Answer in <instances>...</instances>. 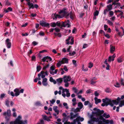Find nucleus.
Masks as SVG:
<instances>
[{
	"label": "nucleus",
	"mask_w": 124,
	"mask_h": 124,
	"mask_svg": "<svg viewBox=\"0 0 124 124\" xmlns=\"http://www.w3.org/2000/svg\"><path fill=\"white\" fill-rule=\"evenodd\" d=\"M62 78H59L57 79H56V81L58 84L61 83L62 82Z\"/></svg>",
	"instance_id": "nucleus-36"
},
{
	"label": "nucleus",
	"mask_w": 124,
	"mask_h": 124,
	"mask_svg": "<svg viewBox=\"0 0 124 124\" xmlns=\"http://www.w3.org/2000/svg\"><path fill=\"white\" fill-rule=\"evenodd\" d=\"M110 52L112 53L115 51V47L111 45H110Z\"/></svg>",
	"instance_id": "nucleus-20"
},
{
	"label": "nucleus",
	"mask_w": 124,
	"mask_h": 124,
	"mask_svg": "<svg viewBox=\"0 0 124 124\" xmlns=\"http://www.w3.org/2000/svg\"><path fill=\"white\" fill-rule=\"evenodd\" d=\"M38 44V43L35 41H34L32 43V44H33L34 46H35L37 45Z\"/></svg>",
	"instance_id": "nucleus-62"
},
{
	"label": "nucleus",
	"mask_w": 124,
	"mask_h": 124,
	"mask_svg": "<svg viewBox=\"0 0 124 124\" xmlns=\"http://www.w3.org/2000/svg\"><path fill=\"white\" fill-rule=\"evenodd\" d=\"M36 16V14H33L32 13H31L30 14V16L31 18L33 17Z\"/></svg>",
	"instance_id": "nucleus-43"
},
{
	"label": "nucleus",
	"mask_w": 124,
	"mask_h": 124,
	"mask_svg": "<svg viewBox=\"0 0 124 124\" xmlns=\"http://www.w3.org/2000/svg\"><path fill=\"white\" fill-rule=\"evenodd\" d=\"M104 35L108 39L110 37V36H109V35L108 34H105V33Z\"/></svg>",
	"instance_id": "nucleus-59"
},
{
	"label": "nucleus",
	"mask_w": 124,
	"mask_h": 124,
	"mask_svg": "<svg viewBox=\"0 0 124 124\" xmlns=\"http://www.w3.org/2000/svg\"><path fill=\"white\" fill-rule=\"evenodd\" d=\"M63 81L64 82L70 81L71 79V77L69 76H64L63 77Z\"/></svg>",
	"instance_id": "nucleus-12"
},
{
	"label": "nucleus",
	"mask_w": 124,
	"mask_h": 124,
	"mask_svg": "<svg viewBox=\"0 0 124 124\" xmlns=\"http://www.w3.org/2000/svg\"><path fill=\"white\" fill-rule=\"evenodd\" d=\"M71 41L70 42V44L71 45H72L74 43V40L73 38H71Z\"/></svg>",
	"instance_id": "nucleus-61"
},
{
	"label": "nucleus",
	"mask_w": 124,
	"mask_h": 124,
	"mask_svg": "<svg viewBox=\"0 0 124 124\" xmlns=\"http://www.w3.org/2000/svg\"><path fill=\"white\" fill-rule=\"evenodd\" d=\"M50 26L53 27H55L56 26V24L55 23H52L50 24Z\"/></svg>",
	"instance_id": "nucleus-35"
},
{
	"label": "nucleus",
	"mask_w": 124,
	"mask_h": 124,
	"mask_svg": "<svg viewBox=\"0 0 124 124\" xmlns=\"http://www.w3.org/2000/svg\"><path fill=\"white\" fill-rule=\"evenodd\" d=\"M108 11L109 10H108L107 8L105 9L104 11V14L105 15H106L107 13L108 12Z\"/></svg>",
	"instance_id": "nucleus-54"
},
{
	"label": "nucleus",
	"mask_w": 124,
	"mask_h": 124,
	"mask_svg": "<svg viewBox=\"0 0 124 124\" xmlns=\"http://www.w3.org/2000/svg\"><path fill=\"white\" fill-rule=\"evenodd\" d=\"M76 54V52L75 51H73L72 52H70L69 54L70 56H73Z\"/></svg>",
	"instance_id": "nucleus-48"
},
{
	"label": "nucleus",
	"mask_w": 124,
	"mask_h": 124,
	"mask_svg": "<svg viewBox=\"0 0 124 124\" xmlns=\"http://www.w3.org/2000/svg\"><path fill=\"white\" fill-rule=\"evenodd\" d=\"M58 107L56 106H55L53 107V109L54 111L57 113V115L59 113V111L58 110Z\"/></svg>",
	"instance_id": "nucleus-21"
},
{
	"label": "nucleus",
	"mask_w": 124,
	"mask_h": 124,
	"mask_svg": "<svg viewBox=\"0 0 124 124\" xmlns=\"http://www.w3.org/2000/svg\"><path fill=\"white\" fill-rule=\"evenodd\" d=\"M8 94H10L13 97L15 96V94H14L13 92L12 91L11 92L10 91H9L8 92Z\"/></svg>",
	"instance_id": "nucleus-33"
},
{
	"label": "nucleus",
	"mask_w": 124,
	"mask_h": 124,
	"mask_svg": "<svg viewBox=\"0 0 124 124\" xmlns=\"http://www.w3.org/2000/svg\"><path fill=\"white\" fill-rule=\"evenodd\" d=\"M99 13V11H98L96 10L94 13V16H97L98 15Z\"/></svg>",
	"instance_id": "nucleus-45"
},
{
	"label": "nucleus",
	"mask_w": 124,
	"mask_h": 124,
	"mask_svg": "<svg viewBox=\"0 0 124 124\" xmlns=\"http://www.w3.org/2000/svg\"><path fill=\"white\" fill-rule=\"evenodd\" d=\"M109 15L110 16H112L114 15V13L112 11H110L109 12Z\"/></svg>",
	"instance_id": "nucleus-56"
},
{
	"label": "nucleus",
	"mask_w": 124,
	"mask_h": 124,
	"mask_svg": "<svg viewBox=\"0 0 124 124\" xmlns=\"http://www.w3.org/2000/svg\"><path fill=\"white\" fill-rule=\"evenodd\" d=\"M12 9L10 7H8L7 9H5L4 11L6 12L7 13L8 12H9V11H12Z\"/></svg>",
	"instance_id": "nucleus-29"
},
{
	"label": "nucleus",
	"mask_w": 124,
	"mask_h": 124,
	"mask_svg": "<svg viewBox=\"0 0 124 124\" xmlns=\"http://www.w3.org/2000/svg\"><path fill=\"white\" fill-rule=\"evenodd\" d=\"M54 30L57 32H59L60 31V29L57 27H56L54 28Z\"/></svg>",
	"instance_id": "nucleus-51"
},
{
	"label": "nucleus",
	"mask_w": 124,
	"mask_h": 124,
	"mask_svg": "<svg viewBox=\"0 0 124 124\" xmlns=\"http://www.w3.org/2000/svg\"><path fill=\"white\" fill-rule=\"evenodd\" d=\"M124 106V100H123L121 101V103L119 104V107H121L123 106Z\"/></svg>",
	"instance_id": "nucleus-41"
},
{
	"label": "nucleus",
	"mask_w": 124,
	"mask_h": 124,
	"mask_svg": "<svg viewBox=\"0 0 124 124\" xmlns=\"http://www.w3.org/2000/svg\"><path fill=\"white\" fill-rule=\"evenodd\" d=\"M93 66V64L91 62H90L89 64L88 67L90 68H91Z\"/></svg>",
	"instance_id": "nucleus-40"
},
{
	"label": "nucleus",
	"mask_w": 124,
	"mask_h": 124,
	"mask_svg": "<svg viewBox=\"0 0 124 124\" xmlns=\"http://www.w3.org/2000/svg\"><path fill=\"white\" fill-rule=\"evenodd\" d=\"M63 69L64 70L66 71H68V69L66 66H64V67Z\"/></svg>",
	"instance_id": "nucleus-57"
},
{
	"label": "nucleus",
	"mask_w": 124,
	"mask_h": 124,
	"mask_svg": "<svg viewBox=\"0 0 124 124\" xmlns=\"http://www.w3.org/2000/svg\"><path fill=\"white\" fill-rule=\"evenodd\" d=\"M39 34L41 36H44V33L43 32H40L39 33Z\"/></svg>",
	"instance_id": "nucleus-64"
},
{
	"label": "nucleus",
	"mask_w": 124,
	"mask_h": 124,
	"mask_svg": "<svg viewBox=\"0 0 124 124\" xmlns=\"http://www.w3.org/2000/svg\"><path fill=\"white\" fill-rule=\"evenodd\" d=\"M22 116L19 115L14 121L10 122L9 124H27V120L23 121L22 120Z\"/></svg>",
	"instance_id": "nucleus-4"
},
{
	"label": "nucleus",
	"mask_w": 124,
	"mask_h": 124,
	"mask_svg": "<svg viewBox=\"0 0 124 124\" xmlns=\"http://www.w3.org/2000/svg\"><path fill=\"white\" fill-rule=\"evenodd\" d=\"M5 96V94L4 93H2L1 94L0 96V98L1 99H2L4 98Z\"/></svg>",
	"instance_id": "nucleus-60"
},
{
	"label": "nucleus",
	"mask_w": 124,
	"mask_h": 124,
	"mask_svg": "<svg viewBox=\"0 0 124 124\" xmlns=\"http://www.w3.org/2000/svg\"><path fill=\"white\" fill-rule=\"evenodd\" d=\"M65 84H64L65 86L66 87H68L69 85V83L68 82H64Z\"/></svg>",
	"instance_id": "nucleus-53"
},
{
	"label": "nucleus",
	"mask_w": 124,
	"mask_h": 124,
	"mask_svg": "<svg viewBox=\"0 0 124 124\" xmlns=\"http://www.w3.org/2000/svg\"><path fill=\"white\" fill-rule=\"evenodd\" d=\"M84 64H83L82 65V70L84 71H86L88 70V69L87 68H86L85 69L84 68Z\"/></svg>",
	"instance_id": "nucleus-31"
},
{
	"label": "nucleus",
	"mask_w": 124,
	"mask_h": 124,
	"mask_svg": "<svg viewBox=\"0 0 124 124\" xmlns=\"http://www.w3.org/2000/svg\"><path fill=\"white\" fill-rule=\"evenodd\" d=\"M73 90L74 91V93H78V90L75 88L73 87Z\"/></svg>",
	"instance_id": "nucleus-47"
},
{
	"label": "nucleus",
	"mask_w": 124,
	"mask_h": 124,
	"mask_svg": "<svg viewBox=\"0 0 124 124\" xmlns=\"http://www.w3.org/2000/svg\"><path fill=\"white\" fill-rule=\"evenodd\" d=\"M102 122H104L106 124H113V123L112 120H106L101 116H100L99 118L96 119L94 121H89L88 123L90 124H101Z\"/></svg>",
	"instance_id": "nucleus-2"
},
{
	"label": "nucleus",
	"mask_w": 124,
	"mask_h": 124,
	"mask_svg": "<svg viewBox=\"0 0 124 124\" xmlns=\"http://www.w3.org/2000/svg\"><path fill=\"white\" fill-rule=\"evenodd\" d=\"M42 116L43 119L48 122L50 121V120L49 118V117L46 116L44 115H42Z\"/></svg>",
	"instance_id": "nucleus-18"
},
{
	"label": "nucleus",
	"mask_w": 124,
	"mask_h": 124,
	"mask_svg": "<svg viewBox=\"0 0 124 124\" xmlns=\"http://www.w3.org/2000/svg\"><path fill=\"white\" fill-rule=\"evenodd\" d=\"M3 115L4 116L7 115L8 116H10L11 115V110L10 109H8L6 112H5L3 114Z\"/></svg>",
	"instance_id": "nucleus-15"
},
{
	"label": "nucleus",
	"mask_w": 124,
	"mask_h": 124,
	"mask_svg": "<svg viewBox=\"0 0 124 124\" xmlns=\"http://www.w3.org/2000/svg\"><path fill=\"white\" fill-rule=\"evenodd\" d=\"M72 62L73 64L75 66H77L76 61L75 60H72Z\"/></svg>",
	"instance_id": "nucleus-52"
},
{
	"label": "nucleus",
	"mask_w": 124,
	"mask_h": 124,
	"mask_svg": "<svg viewBox=\"0 0 124 124\" xmlns=\"http://www.w3.org/2000/svg\"><path fill=\"white\" fill-rule=\"evenodd\" d=\"M94 100L95 101V103L96 104H97L98 103L101 102V100L100 99H98L96 97L94 98Z\"/></svg>",
	"instance_id": "nucleus-22"
},
{
	"label": "nucleus",
	"mask_w": 124,
	"mask_h": 124,
	"mask_svg": "<svg viewBox=\"0 0 124 124\" xmlns=\"http://www.w3.org/2000/svg\"><path fill=\"white\" fill-rule=\"evenodd\" d=\"M24 90L22 89L20 90L18 88H16L14 90V92L15 93V96L17 97L19 95L20 93H23Z\"/></svg>",
	"instance_id": "nucleus-10"
},
{
	"label": "nucleus",
	"mask_w": 124,
	"mask_h": 124,
	"mask_svg": "<svg viewBox=\"0 0 124 124\" xmlns=\"http://www.w3.org/2000/svg\"><path fill=\"white\" fill-rule=\"evenodd\" d=\"M121 83L122 85L124 86V80L123 78H121Z\"/></svg>",
	"instance_id": "nucleus-44"
},
{
	"label": "nucleus",
	"mask_w": 124,
	"mask_h": 124,
	"mask_svg": "<svg viewBox=\"0 0 124 124\" xmlns=\"http://www.w3.org/2000/svg\"><path fill=\"white\" fill-rule=\"evenodd\" d=\"M102 116L103 117H105L106 118H108L110 117V116L108 114L107 115L106 113H104L102 115Z\"/></svg>",
	"instance_id": "nucleus-27"
},
{
	"label": "nucleus",
	"mask_w": 124,
	"mask_h": 124,
	"mask_svg": "<svg viewBox=\"0 0 124 124\" xmlns=\"http://www.w3.org/2000/svg\"><path fill=\"white\" fill-rule=\"evenodd\" d=\"M59 13L60 14V15L56 14L54 15V18H53L54 19L61 18L65 16H66V18H68L70 15V18L72 19H73L75 17L74 13L71 12L69 14L67 11L66 9L65 8H63L62 10H61L59 12Z\"/></svg>",
	"instance_id": "nucleus-1"
},
{
	"label": "nucleus",
	"mask_w": 124,
	"mask_h": 124,
	"mask_svg": "<svg viewBox=\"0 0 124 124\" xmlns=\"http://www.w3.org/2000/svg\"><path fill=\"white\" fill-rule=\"evenodd\" d=\"M72 38L71 37H68V39L66 40V44H70V42L69 41Z\"/></svg>",
	"instance_id": "nucleus-32"
},
{
	"label": "nucleus",
	"mask_w": 124,
	"mask_h": 124,
	"mask_svg": "<svg viewBox=\"0 0 124 124\" xmlns=\"http://www.w3.org/2000/svg\"><path fill=\"white\" fill-rule=\"evenodd\" d=\"M59 89L60 90H62V95L63 97L65 98L66 96V95L65 94V92L66 93V96L67 97H69L70 96V93H69V91L68 89L66 88H63L62 87H59Z\"/></svg>",
	"instance_id": "nucleus-5"
},
{
	"label": "nucleus",
	"mask_w": 124,
	"mask_h": 124,
	"mask_svg": "<svg viewBox=\"0 0 124 124\" xmlns=\"http://www.w3.org/2000/svg\"><path fill=\"white\" fill-rule=\"evenodd\" d=\"M68 59L66 58H63L62 60L59 61L57 64V66L59 67H60L61 64L65 63H68Z\"/></svg>",
	"instance_id": "nucleus-8"
},
{
	"label": "nucleus",
	"mask_w": 124,
	"mask_h": 124,
	"mask_svg": "<svg viewBox=\"0 0 124 124\" xmlns=\"http://www.w3.org/2000/svg\"><path fill=\"white\" fill-rule=\"evenodd\" d=\"M107 23L110 25H113V23L112 22L109 20H108Z\"/></svg>",
	"instance_id": "nucleus-50"
},
{
	"label": "nucleus",
	"mask_w": 124,
	"mask_h": 124,
	"mask_svg": "<svg viewBox=\"0 0 124 124\" xmlns=\"http://www.w3.org/2000/svg\"><path fill=\"white\" fill-rule=\"evenodd\" d=\"M40 25L43 26L47 27L49 25V23H46V22L43 21H40Z\"/></svg>",
	"instance_id": "nucleus-14"
},
{
	"label": "nucleus",
	"mask_w": 124,
	"mask_h": 124,
	"mask_svg": "<svg viewBox=\"0 0 124 124\" xmlns=\"http://www.w3.org/2000/svg\"><path fill=\"white\" fill-rule=\"evenodd\" d=\"M84 120V119L83 118L81 117L80 116L78 117L75 119L73 120V123H70V122H65L64 124H75L77 122H79V121H82Z\"/></svg>",
	"instance_id": "nucleus-7"
},
{
	"label": "nucleus",
	"mask_w": 124,
	"mask_h": 124,
	"mask_svg": "<svg viewBox=\"0 0 124 124\" xmlns=\"http://www.w3.org/2000/svg\"><path fill=\"white\" fill-rule=\"evenodd\" d=\"M35 105L36 106H41L42 105L40 102L39 101L36 102L35 103Z\"/></svg>",
	"instance_id": "nucleus-34"
},
{
	"label": "nucleus",
	"mask_w": 124,
	"mask_h": 124,
	"mask_svg": "<svg viewBox=\"0 0 124 124\" xmlns=\"http://www.w3.org/2000/svg\"><path fill=\"white\" fill-rule=\"evenodd\" d=\"M37 124H44V121L43 119H41L40 122L38 123Z\"/></svg>",
	"instance_id": "nucleus-42"
},
{
	"label": "nucleus",
	"mask_w": 124,
	"mask_h": 124,
	"mask_svg": "<svg viewBox=\"0 0 124 124\" xmlns=\"http://www.w3.org/2000/svg\"><path fill=\"white\" fill-rule=\"evenodd\" d=\"M116 57V55L114 54H113L112 56H110L109 57V61H110V59L111 58H112V60H114V58Z\"/></svg>",
	"instance_id": "nucleus-30"
},
{
	"label": "nucleus",
	"mask_w": 124,
	"mask_h": 124,
	"mask_svg": "<svg viewBox=\"0 0 124 124\" xmlns=\"http://www.w3.org/2000/svg\"><path fill=\"white\" fill-rule=\"evenodd\" d=\"M72 105L74 106L77 104L76 102V99L75 98H73L72 100Z\"/></svg>",
	"instance_id": "nucleus-23"
},
{
	"label": "nucleus",
	"mask_w": 124,
	"mask_h": 124,
	"mask_svg": "<svg viewBox=\"0 0 124 124\" xmlns=\"http://www.w3.org/2000/svg\"><path fill=\"white\" fill-rule=\"evenodd\" d=\"M124 59L122 56H120L118 57L117 59V61L118 62L121 63L123 61Z\"/></svg>",
	"instance_id": "nucleus-19"
},
{
	"label": "nucleus",
	"mask_w": 124,
	"mask_h": 124,
	"mask_svg": "<svg viewBox=\"0 0 124 124\" xmlns=\"http://www.w3.org/2000/svg\"><path fill=\"white\" fill-rule=\"evenodd\" d=\"M115 86L116 87H120V85L118 83H116V84L115 85Z\"/></svg>",
	"instance_id": "nucleus-58"
},
{
	"label": "nucleus",
	"mask_w": 124,
	"mask_h": 124,
	"mask_svg": "<svg viewBox=\"0 0 124 124\" xmlns=\"http://www.w3.org/2000/svg\"><path fill=\"white\" fill-rule=\"evenodd\" d=\"M63 105L64 106L66 109H68L69 107L68 106V105L66 103L64 102L63 104Z\"/></svg>",
	"instance_id": "nucleus-39"
},
{
	"label": "nucleus",
	"mask_w": 124,
	"mask_h": 124,
	"mask_svg": "<svg viewBox=\"0 0 124 124\" xmlns=\"http://www.w3.org/2000/svg\"><path fill=\"white\" fill-rule=\"evenodd\" d=\"M5 44L7 47L8 48H11V43L10 42V40L9 39H7L5 40Z\"/></svg>",
	"instance_id": "nucleus-11"
},
{
	"label": "nucleus",
	"mask_w": 124,
	"mask_h": 124,
	"mask_svg": "<svg viewBox=\"0 0 124 124\" xmlns=\"http://www.w3.org/2000/svg\"><path fill=\"white\" fill-rule=\"evenodd\" d=\"M47 81V79L46 78H45L43 79L42 83L44 86H46L47 85L48 83Z\"/></svg>",
	"instance_id": "nucleus-16"
},
{
	"label": "nucleus",
	"mask_w": 124,
	"mask_h": 124,
	"mask_svg": "<svg viewBox=\"0 0 124 124\" xmlns=\"http://www.w3.org/2000/svg\"><path fill=\"white\" fill-rule=\"evenodd\" d=\"M90 103L88 101H85V102L84 103V105L85 106L87 105H88L89 103Z\"/></svg>",
	"instance_id": "nucleus-49"
},
{
	"label": "nucleus",
	"mask_w": 124,
	"mask_h": 124,
	"mask_svg": "<svg viewBox=\"0 0 124 124\" xmlns=\"http://www.w3.org/2000/svg\"><path fill=\"white\" fill-rule=\"evenodd\" d=\"M108 26L107 25H105L104 26V30L105 31H106L107 30V28H108Z\"/></svg>",
	"instance_id": "nucleus-63"
},
{
	"label": "nucleus",
	"mask_w": 124,
	"mask_h": 124,
	"mask_svg": "<svg viewBox=\"0 0 124 124\" xmlns=\"http://www.w3.org/2000/svg\"><path fill=\"white\" fill-rule=\"evenodd\" d=\"M50 101L51 103L52 104H54V103L55 102V100L54 99H53L51 100H50Z\"/></svg>",
	"instance_id": "nucleus-46"
},
{
	"label": "nucleus",
	"mask_w": 124,
	"mask_h": 124,
	"mask_svg": "<svg viewBox=\"0 0 124 124\" xmlns=\"http://www.w3.org/2000/svg\"><path fill=\"white\" fill-rule=\"evenodd\" d=\"M102 101L103 103L101 105L102 106H107L108 105H109L111 106L112 107L114 105H117L118 104V102L116 101L109 99L107 98L103 99Z\"/></svg>",
	"instance_id": "nucleus-3"
},
{
	"label": "nucleus",
	"mask_w": 124,
	"mask_h": 124,
	"mask_svg": "<svg viewBox=\"0 0 124 124\" xmlns=\"http://www.w3.org/2000/svg\"><path fill=\"white\" fill-rule=\"evenodd\" d=\"M27 4L29 8V9L31 8L33 9L34 8V5L32 3H31L30 1H28L27 3Z\"/></svg>",
	"instance_id": "nucleus-17"
},
{
	"label": "nucleus",
	"mask_w": 124,
	"mask_h": 124,
	"mask_svg": "<svg viewBox=\"0 0 124 124\" xmlns=\"http://www.w3.org/2000/svg\"><path fill=\"white\" fill-rule=\"evenodd\" d=\"M49 81L51 82H53L54 84H56V81L54 79L51 77L50 78Z\"/></svg>",
	"instance_id": "nucleus-28"
},
{
	"label": "nucleus",
	"mask_w": 124,
	"mask_h": 124,
	"mask_svg": "<svg viewBox=\"0 0 124 124\" xmlns=\"http://www.w3.org/2000/svg\"><path fill=\"white\" fill-rule=\"evenodd\" d=\"M107 8L109 11L112 10V5L110 4L108 5L107 6Z\"/></svg>",
	"instance_id": "nucleus-26"
},
{
	"label": "nucleus",
	"mask_w": 124,
	"mask_h": 124,
	"mask_svg": "<svg viewBox=\"0 0 124 124\" xmlns=\"http://www.w3.org/2000/svg\"><path fill=\"white\" fill-rule=\"evenodd\" d=\"M5 103L6 105L8 107H9V101L7 100H6L5 101Z\"/></svg>",
	"instance_id": "nucleus-37"
},
{
	"label": "nucleus",
	"mask_w": 124,
	"mask_h": 124,
	"mask_svg": "<svg viewBox=\"0 0 124 124\" xmlns=\"http://www.w3.org/2000/svg\"><path fill=\"white\" fill-rule=\"evenodd\" d=\"M78 106L80 109H81L83 107V105L82 103L80 102L78 103Z\"/></svg>",
	"instance_id": "nucleus-25"
},
{
	"label": "nucleus",
	"mask_w": 124,
	"mask_h": 124,
	"mask_svg": "<svg viewBox=\"0 0 124 124\" xmlns=\"http://www.w3.org/2000/svg\"><path fill=\"white\" fill-rule=\"evenodd\" d=\"M114 2H113L112 4V5H114L115 6V8L114 9H115L117 7H118L120 5V4L119 3H116V2H117L119 1V0H112Z\"/></svg>",
	"instance_id": "nucleus-13"
},
{
	"label": "nucleus",
	"mask_w": 124,
	"mask_h": 124,
	"mask_svg": "<svg viewBox=\"0 0 124 124\" xmlns=\"http://www.w3.org/2000/svg\"><path fill=\"white\" fill-rule=\"evenodd\" d=\"M68 22H63L62 24L59 21H58L56 23V26L59 27L61 26L63 27H69L70 26V25L69 24L70 21L69 20H68Z\"/></svg>",
	"instance_id": "nucleus-6"
},
{
	"label": "nucleus",
	"mask_w": 124,
	"mask_h": 124,
	"mask_svg": "<svg viewBox=\"0 0 124 124\" xmlns=\"http://www.w3.org/2000/svg\"><path fill=\"white\" fill-rule=\"evenodd\" d=\"M49 58L51 59V58L48 56H45L43 57L42 59V60L43 62H45L47 60V58Z\"/></svg>",
	"instance_id": "nucleus-24"
},
{
	"label": "nucleus",
	"mask_w": 124,
	"mask_h": 124,
	"mask_svg": "<svg viewBox=\"0 0 124 124\" xmlns=\"http://www.w3.org/2000/svg\"><path fill=\"white\" fill-rule=\"evenodd\" d=\"M41 69V66L39 65L37 66V70L38 72Z\"/></svg>",
	"instance_id": "nucleus-38"
},
{
	"label": "nucleus",
	"mask_w": 124,
	"mask_h": 124,
	"mask_svg": "<svg viewBox=\"0 0 124 124\" xmlns=\"http://www.w3.org/2000/svg\"><path fill=\"white\" fill-rule=\"evenodd\" d=\"M55 66L53 65L52 66L49 70V71L50 73L53 75H54L55 74L57 73L58 71L57 70H55Z\"/></svg>",
	"instance_id": "nucleus-9"
},
{
	"label": "nucleus",
	"mask_w": 124,
	"mask_h": 124,
	"mask_svg": "<svg viewBox=\"0 0 124 124\" xmlns=\"http://www.w3.org/2000/svg\"><path fill=\"white\" fill-rule=\"evenodd\" d=\"M117 34L119 36L121 37H122L124 35V34H123L120 31H118Z\"/></svg>",
	"instance_id": "nucleus-55"
}]
</instances>
